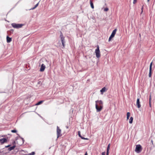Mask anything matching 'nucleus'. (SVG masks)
Segmentation results:
<instances>
[{"label":"nucleus","instance_id":"obj_1","mask_svg":"<svg viewBox=\"0 0 155 155\" xmlns=\"http://www.w3.org/2000/svg\"><path fill=\"white\" fill-rule=\"evenodd\" d=\"M103 102L101 100H97L95 101V108L97 112L100 111L103 108Z\"/></svg>","mask_w":155,"mask_h":155},{"label":"nucleus","instance_id":"obj_2","mask_svg":"<svg viewBox=\"0 0 155 155\" xmlns=\"http://www.w3.org/2000/svg\"><path fill=\"white\" fill-rule=\"evenodd\" d=\"M60 37L61 38L62 45L63 47H64L65 46V41L64 39V37L63 36V34L61 31H60Z\"/></svg>","mask_w":155,"mask_h":155},{"label":"nucleus","instance_id":"obj_3","mask_svg":"<svg viewBox=\"0 0 155 155\" xmlns=\"http://www.w3.org/2000/svg\"><path fill=\"white\" fill-rule=\"evenodd\" d=\"M95 52L96 57L97 58H99L100 57L101 54L99 47L98 45L97 46V48L95 50Z\"/></svg>","mask_w":155,"mask_h":155},{"label":"nucleus","instance_id":"obj_4","mask_svg":"<svg viewBox=\"0 0 155 155\" xmlns=\"http://www.w3.org/2000/svg\"><path fill=\"white\" fill-rule=\"evenodd\" d=\"M142 150V147L140 145L138 144L136 146L135 151L136 153H139L141 152Z\"/></svg>","mask_w":155,"mask_h":155},{"label":"nucleus","instance_id":"obj_5","mask_svg":"<svg viewBox=\"0 0 155 155\" xmlns=\"http://www.w3.org/2000/svg\"><path fill=\"white\" fill-rule=\"evenodd\" d=\"M12 26L15 28H21L23 26V25L21 24H18L15 23L12 24Z\"/></svg>","mask_w":155,"mask_h":155},{"label":"nucleus","instance_id":"obj_6","mask_svg":"<svg viewBox=\"0 0 155 155\" xmlns=\"http://www.w3.org/2000/svg\"><path fill=\"white\" fill-rule=\"evenodd\" d=\"M7 149L4 148L3 149L0 150V155H4L8 153Z\"/></svg>","mask_w":155,"mask_h":155},{"label":"nucleus","instance_id":"obj_7","mask_svg":"<svg viewBox=\"0 0 155 155\" xmlns=\"http://www.w3.org/2000/svg\"><path fill=\"white\" fill-rule=\"evenodd\" d=\"M57 138H58L59 136H61V130L59 128V127L58 126H57Z\"/></svg>","mask_w":155,"mask_h":155},{"label":"nucleus","instance_id":"obj_8","mask_svg":"<svg viewBox=\"0 0 155 155\" xmlns=\"http://www.w3.org/2000/svg\"><path fill=\"white\" fill-rule=\"evenodd\" d=\"M152 62H151L150 64L149 68V77H151L152 74Z\"/></svg>","mask_w":155,"mask_h":155},{"label":"nucleus","instance_id":"obj_9","mask_svg":"<svg viewBox=\"0 0 155 155\" xmlns=\"http://www.w3.org/2000/svg\"><path fill=\"white\" fill-rule=\"evenodd\" d=\"M7 141V139L5 138H3L0 139V143L1 144H3Z\"/></svg>","mask_w":155,"mask_h":155},{"label":"nucleus","instance_id":"obj_10","mask_svg":"<svg viewBox=\"0 0 155 155\" xmlns=\"http://www.w3.org/2000/svg\"><path fill=\"white\" fill-rule=\"evenodd\" d=\"M136 105L138 108H140L141 107L139 98H138L137 99Z\"/></svg>","mask_w":155,"mask_h":155},{"label":"nucleus","instance_id":"obj_11","mask_svg":"<svg viewBox=\"0 0 155 155\" xmlns=\"http://www.w3.org/2000/svg\"><path fill=\"white\" fill-rule=\"evenodd\" d=\"M45 65L44 64H42L41 65V68H40V71H41V72H42V71H43L45 68Z\"/></svg>","mask_w":155,"mask_h":155},{"label":"nucleus","instance_id":"obj_12","mask_svg":"<svg viewBox=\"0 0 155 155\" xmlns=\"http://www.w3.org/2000/svg\"><path fill=\"white\" fill-rule=\"evenodd\" d=\"M107 90V89H106V87H104L100 90L101 94H103V93L105 92Z\"/></svg>","mask_w":155,"mask_h":155},{"label":"nucleus","instance_id":"obj_13","mask_svg":"<svg viewBox=\"0 0 155 155\" xmlns=\"http://www.w3.org/2000/svg\"><path fill=\"white\" fill-rule=\"evenodd\" d=\"M15 146H13L10 147L8 148L7 149V151H8V153L9 151L12 150H13L15 147Z\"/></svg>","mask_w":155,"mask_h":155},{"label":"nucleus","instance_id":"obj_14","mask_svg":"<svg viewBox=\"0 0 155 155\" xmlns=\"http://www.w3.org/2000/svg\"><path fill=\"white\" fill-rule=\"evenodd\" d=\"M117 31V29H114L112 31L110 36H111V37H114L116 33V32Z\"/></svg>","mask_w":155,"mask_h":155},{"label":"nucleus","instance_id":"obj_15","mask_svg":"<svg viewBox=\"0 0 155 155\" xmlns=\"http://www.w3.org/2000/svg\"><path fill=\"white\" fill-rule=\"evenodd\" d=\"M7 41L8 43H9L12 41V38L7 36L6 37Z\"/></svg>","mask_w":155,"mask_h":155},{"label":"nucleus","instance_id":"obj_16","mask_svg":"<svg viewBox=\"0 0 155 155\" xmlns=\"http://www.w3.org/2000/svg\"><path fill=\"white\" fill-rule=\"evenodd\" d=\"M40 1V0L35 5V6L34 7L31 8L30 9V10H32L35 9V8H36L38 6Z\"/></svg>","mask_w":155,"mask_h":155},{"label":"nucleus","instance_id":"obj_17","mask_svg":"<svg viewBox=\"0 0 155 155\" xmlns=\"http://www.w3.org/2000/svg\"><path fill=\"white\" fill-rule=\"evenodd\" d=\"M109 149H110V144L108 145V146L107 147V153H106L107 155H108L109 151Z\"/></svg>","mask_w":155,"mask_h":155},{"label":"nucleus","instance_id":"obj_18","mask_svg":"<svg viewBox=\"0 0 155 155\" xmlns=\"http://www.w3.org/2000/svg\"><path fill=\"white\" fill-rule=\"evenodd\" d=\"M90 3L91 6V8H94V6L93 3L92 2L91 0H90Z\"/></svg>","mask_w":155,"mask_h":155},{"label":"nucleus","instance_id":"obj_19","mask_svg":"<svg viewBox=\"0 0 155 155\" xmlns=\"http://www.w3.org/2000/svg\"><path fill=\"white\" fill-rule=\"evenodd\" d=\"M133 119V118L132 117H131L130 118V119L129 120V122L130 124H132V123Z\"/></svg>","mask_w":155,"mask_h":155},{"label":"nucleus","instance_id":"obj_20","mask_svg":"<svg viewBox=\"0 0 155 155\" xmlns=\"http://www.w3.org/2000/svg\"><path fill=\"white\" fill-rule=\"evenodd\" d=\"M130 115V112H128L127 113V120H128L129 119Z\"/></svg>","mask_w":155,"mask_h":155},{"label":"nucleus","instance_id":"obj_21","mask_svg":"<svg viewBox=\"0 0 155 155\" xmlns=\"http://www.w3.org/2000/svg\"><path fill=\"white\" fill-rule=\"evenodd\" d=\"M43 101H39V102H38L36 104V105H39L41 104H42L43 102Z\"/></svg>","mask_w":155,"mask_h":155},{"label":"nucleus","instance_id":"obj_22","mask_svg":"<svg viewBox=\"0 0 155 155\" xmlns=\"http://www.w3.org/2000/svg\"><path fill=\"white\" fill-rule=\"evenodd\" d=\"M35 154V152H32L31 153L29 154V155H34Z\"/></svg>","mask_w":155,"mask_h":155},{"label":"nucleus","instance_id":"obj_23","mask_svg":"<svg viewBox=\"0 0 155 155\" xmlns=\"http://www.w3.org/2000/svg\"><path fill=\"white\" fill-rule=\"evenodd\" d=\"M82 139H84V140H88V139L87 138H85L84 137H81Z\"/></svg>","mask_w":155,"mask_h":155},{"label":"nucleus","instance_id":"obj_24","mask_svg":"<svg viewBox=\"0 0 155 155\" xmlns=\"http://www.w3.org/2000/svg\"><path fill=\"white\" fill-rule=\"evenodd\" d=\"M113 38V37H111V36H110V37L109 38V39H108V41H110L111 40V39Z\"/></svg>","mask_w":155,"mask_h":155},{"label":"nucleus","instance_id":"obj_25","mask_svg":"<svg viewBox=\"0 0 155 155\" xmlns=\"http://www.w3.org/2000/svg\"><path fill=\"white\" fill-rule=\"evenodd\" d=\"M11 132L12 133H16L17 132V130H11Z\"/></svg>","mask_w":155,"mask_h":155},{"label":"nucleus","instance_id":"obj_26","mask_svg":"<svg viewBox=\"0 0 155 155\" xmlns=\"http://www.w3.org/2000/svg\"><path fill=\"white\" fill-rule=\"evenodd\" d=\"M78 136L79 137H81L82 136L81 135V134H80V131H79L78 132Z\"/></svg>","mask_w":155,"mask_h":155},{"label":"nucleus","instance_id":"obj_27","mask_svg":"<svg viewBox=\"0 0 155 155\" xmlns=\"http://www.w3.org/2000/svg\"><path fill=\"white\" fill-rule=\"evenodd\" d=\"M20 138L22 140V143H24V139L23 138H22L20 137Z\"/></svg>","mask_w":155,"mask_h":155},{"label":"nucleus","instance_id":"obj_28","mask_svg":"<svg viewBox=\"0 0 155 155\" xmlns=\"http://www.w3.org/2000/svg\"><path fill=\"white\" fill-rule=\"evenodd\" d=\"M108 10V8H106L104 9V11H107Z\"/></svg>","mask_w":155,"mask_h":155},{"label":"nucleus","instance_id":"obj_29","mask_svg":"<svg viewBox=\"0 0 155 155\" xmlns=\"http://www.w3.org/2000/svg\"><path fill=\"white\" fill-rule=\"evenodd\" d=\"M10 146V145H8V146H6L5 147V148H6L7 149V148H9V147Z\"/></svg>","mask_w":155,"mask_h":155},{"label":"nucleus","instance_id":"obj_30","mask_svg":"<svg viewBox=\"0 0 155 155\" xmlns=\"http://www.w3.org/2000/svg\"><path fill=\"white\" fill-rule=\"evenodd\" d=\"M105 155V152H103L102 153L101 155Z\"/></svg>","mask_w":155,"mask_h":155},{"label":"nucleus","instance_id":"obj_31","mask_svg":"<svg viewBox=\"0 0 155 155\" xmlns=\"http://www.w3.org/2000/svg\"><path fill=\"white\" fill-rule=\"evenodd\" d=\"M137 0H134L133 3L135 4V3H136L137 2Z\"/></svg>","mask_w":155,"mask_h":155},{"label":"nucleus","instance_id":"obj_32","mask_svg":"<svg viewBox=\"0 0 155 155\" xmlns=\"http://www.w3.org/2000/svg\"><path fill=\"white\" fill-rule=\"evenodd\" d=\"M143 7H142V8H141L142 12H141V13H142V12H143Z\"/></svg>","mask_w":155,"mask_h":155},{"label":"nucleus","instance_id":"obj_33","mask_svg":"<svg viewBox=\"0 0 155 155\" xmlns=\"http://www.w3.org/2000/svg\"><path fill=\"white\" fill-rule=\"evenodd\" d=\"M87 155V153H85V155Z\"/></svg>","mask_w":155,"mask_h":155},{"label":"nucleus","instance_id":"obj_34","mask_svg":"<svg viewBox=\"0 0 155 155\" xmlns=\"http://www.w3.org/2000/svg\"><path fill=\"white\" fill-rule=\"evenodd\" d=\"M150 0H147V2H149Z\"/></svg>","mask_w":155,"mask_h":155}]
</instances>
